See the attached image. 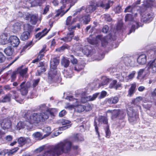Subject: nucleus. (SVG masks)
Masks as SVG:
<instances>
[{
  "label": "nucleus",
  "instance_id": "obj_56",
  "mask_svg": "<svg viewBox=\"0 0 156 156\" xmlns=\"http://www.w3.org/2000/svg\"><path fill=\"white\" fill-rule=\"evenodd\" d=\"M5 59V57L1 52H0V63H2L4 62Z\"/></svg>",
  "mask_w": 156,
  "mask_h": 156
},
{
  "label": "nucleus",
  "instance_id": "obj_16",
  "mask_svg": "<svg viewBox=\"0 0 156 156\" xmlns=\"http://www.w3.org/2000/svg\"><path fill=\"white\" fill-rule=\"evenodd\" d=\"M145 99L144 98H143L141 97H138L136 99H134L133 101V103L132 104V106L131 107L133 108H134L135 107L136 108V110L137 111L138 110H141V107L140 106V101L142 100H143L144 102L146 103L144 101V99Z\"/></svg>",
  "mask_w": 156,
  "mask_h": 156
},
{
  "label": "nucleus",
  "instance_id": "obj_58",
  "mask_svg": "<svg viewBox=\"0 0 156 156\" xmlns=\"http://www.w3.org/2000/svg\"><path fill=\"white\" fill-rule=\"evenodd\" d=\"M40 80V79H39L33 80L32 85L34 87H35L38 85Z\"/></svg>",
  "mask_w": 156,
  "mask_h": 156
},
{
  "label": "nucleus",
  "instance_id": "obj_2",
  "mask_svg": "<svg viewBox=\"0 0 156 156\" xmlns=\"http://www.w3.org/2000/svg\"><path fill=\"white\" fill-rule=\"evenodd\" d=\"M48 114L44 115L43 113H34L30 115L28 113L25 114V117L27 121L28 124L30 128H32V124L33 123L37 124L40 122H44L48 118Z\"/></svg>",
  "mask_w": 156,
  "mask_h": 156
},
{
  "label": "nucleus",
  "instance_id": "obj_4",
  "mask_svg": "<svg viewBox=\"0 0 156 156\" xmlns=\"http://www.w3.org/2000/svg\"><path fill=\"white\" fill-rule=\"evenodd\" d=\"M108 71L112 75L117 76L116 77L119 79L121 81L128 82L131 80L134 77L136 74L135 71H132L128 74L127 72H123L121 73V75L118 76V74L116 73L117 71V69L115 67H111L108 69Z\"/></svg>",
  "mask_w": 156,
  "mask_h": 156
},
{
  "label": "nucleus",
  "instance_id": "obj_9",
  "mask_svg": "<svg viewBox=\"0 0 156 156\" xmlns=\"http://www.w3.org/2000/svg\"><path fill=\"white\" fill-rule=\"evenodd\" d=\"M127 110L129 122L133 123H135L138 119V115L136 109L130 107L127 108Z\"/></svg>",
  "mask_w": 156,
  "mask_h": 156
},
{
  "label": "nucleus",
  "instance_id": "obj_6",
  "mask_svg": "<svg viewBox=\"0 0 156 156\" xmlns=\"http://www.w3.org/2000/svg\"><path fill=\"white\" fill-rule=\"evenodd\" d=\"M149 51L151 55V58L153 59L151 60L147 65V70L149 72V74H150L151 73L153 74L156 72V47Z\"/></svg>",
  "mask_w": 156,
  "mask_h": 156
},
{
  "label": "nucleus",
  "instance_id": "obj_11",
  "mask_svg": "<svg viewBox=\"0 0 156 156\" xmlns=\"http://www.w3.org/2000/svg\"><path fill=\"white\" fill-rule=\"evenodd\" d=\"M100 39L101 42L102 46L105 47L108 44L107 40L104 38H102L101 36H98L96 38L91 39L88 38L87 40L88 42L92 44H96L98 43V39Z\"/></svg>",
  "mask_w": 156,
  "mask_h": 156
},
{
  "label": "nucleus",
  "instance_id": "obj_18",
  "mask_svg": "<svg viewBox=\"0 0 156 156\" xmlns=\"http://www.w3.org/2000/svg\"><path fill=\"white\" fill-rule=\"evenodd\" d=\"M0 124L1 127L4 130L10 128L12 125V123L11 120L8 118L3 119Z\"/></svg>",
  "mask_w": 156,
  "mask_h": 156
},
{
  "label": "nucleus",
  "instance_id": "obj_35",
  "mask_svg": "<svg viewBox=\"0 0 156 156\" xmlns=\"http://www.w3.org/2000/svg\"><path fill=\"white\" fill-rule=\"evenodd\" d=\"M136 88V84L134 83L131 85V87L128 90V95L130 97L133 94Z\"/></svg>",
  "mask_w": 156,
  "mask_h": 156
},
{
  "label": "nucleus",
  "instance_id": "obj_23",
  "mask_svg": "<svg viewBox=\"0 0 156 156\" xmlns=\"http://www.w3.org/2000/svg\"><path fill=\"white\" fill-rule=\"evenodd\" d=\"M9 37L7 34H4L0 36V44L5 45L9 44Z\"/></svg>",
  "mask_w": 156,
  "mask_h": 156
},
{
  "label": "nucleus",
  "instance_id": "obj_1",
  "mask_svg": "<svg viewBox=\"0 0 156 156\" xmlns=\"http://www.w3.org/2000/svg\"><path fill=\"white\" fill-rule=\"evenodd\" d=\"M72 142L66 139L54 145L48 146L43 154L37 156H59L63 153L68 154L70 151Z\"/></svg>",
  "mask_w": 156,
  "mask_h": 156
},
{
  "label": "nucleus",
  "instance_id": "obj_38",
  "mask_svg": "<svg viewBox=\"0 0 156 156\" xmlns=\"http://www.w3.org/2000/svg\"><path fill=\"white\" fill-rule=\"evenodd\" d=\"M73 141H82L83 140L82 136L80 134H77L76 135L73 137Z\"/></svg>",
  "mask_w": 156,
  "mask_h": 156
},
{
  "label": "nucleus",
  "instance_id": "obj_12",
  "mask_svg": "<svg viewBox=\"0 0 156 156\" xmlns=\"http://www.w3.org/2000/svg\"><path fill=\"white\" fill-rule=\"evenodd\" d=\"M30 84L29 82H26V81H24L21 83L19 90L22 95H25L27 94L30 87Z\"/></svg>",
  "mask_w": 156,
  "mask_h": 156
},
{
  "label": "nucleus",
  "instance_id": "obj_57",
  "mask_svg": "<svg viewBox=\"0 0 156 156\" xmlns=\"http://www.w3.org/2000/svg\"><path fill=\"white\" fill-rule=\"evenodd\" d=\"M85 106V107L84 108V111L87 112L91 110L92 107L90 105L88 104Z\"/></svg>",
  "mask_w": 156,
  "mask_h": 156
},
{
  "label": "nucleus",
  "instance_id": "obj_59",
  "mask_svg": "<svg viewBox=\"0 0 156 156\" xmlns=\"http://www.w3.org/2000/svg\"><path fill=\"white\" fill-rule=\"evenodd\" d=\"M117 81L116 80H113L112 82L109 85V87L111 88H114L115 87L116 83Z\"/></svg>",
  "mask_w": 156,
  "mask_h": 156
},
{
  "label": "nucleus",
  "instance_id": "obj_25",
  "mask_svg": "<svg viewBox=\"0 0 156 156\" xmlns=\"http://www.w3.org/2000/svg\"><path fill=\"white\" fill-rule=\"evenodd\" d=\"M135 5H129L126 7L124 11V12H131L132 14H134L135 17H136L137 15V13L134 12L135 10Z\"/></svg>",
  "mask_w": 156,
  "mask_h": 156
},
{
  "label": "nucleus",
  "instance_id": "obj_30",
  "mask_svg": "<svg viewBox=\"0 0 156 156\" xmlns=\"http://www.w3.org/2000/svg\"><path fill=\"white\" fill-rule=\"evenodd\" d=\"M98 121L99 124H104L107 125H108V119L105 116H100L99 117Z\"/></svg>",
  "mask_w": 156,
  "mask_h": 156
},
{
  "label": "nucleus",
  "instance_id": "obj_48",
  "mask_svg": "<svg viewBox=\"0 0 156 156\" xmlns=\"http://www.w3.org/2000/svg\"><path fill=\"white\" fill-rule=\"evenodd\" d=\"M105 132L106 133V137L107 138H109L110 136L111 132L109 129L108 125L106 126L105 129Z\"/></svg>",
  "mask_w": 156,
  "mask_h": 156
},
{
  "label": "nucleus",
  "instance_id": "obj_46",
  "mask_svg": "<svg viewBox=\"0 0 156 156\" xmlns=\"http://www.w3.org/2000/svg\"><path fill=\"white\" fill-rule=\"evenodd\" d=\"M102 16V18H104L105 20L106 21L110 22L112 20V18L109 14H104Z\"/></svg>",
  "mask_w": 156,
  "mask_h": 156
},
{
  "label": "nucleus",
  "instance_id": "obj_52",
  "mask_svg": "<svg viewBox=\"0 0 156 156\" xmlns=\"http://www.w3.org/2000/svg\"><path fill=\"white\" fill-rule=\"evenodd\" d=\"M60 122L62 125H69L71 123V121L65 119H62L60 121Z\"/></svg>",
  "mask_w": 156,
  "mask_h": 156
},
{
  "label": "nucleus",
  "instance_id": "obj_50",
  "mask_svg": "<svg viewBox=\"0 0 156 156\" xmlns=\"http://www.w3.org/2000/svg\"><path fill=\"white\" fill-rule=\"evenodd\" d=\"M94 126L95 127V132L96 133V134L98 135V139H100V136L99 132L98 131V127L97 123L95 121H94Z\"/></svg>",
  "mask_w": 156,
  "mask_h": 156
},
{
  "label": "nucleus",
  "instance_id": "obj_15",
  "mask_svg": "<svg viewBox=\"0 0 156 156\" xmlns=\"http://www.w3.org/2000/svg\"><path fill=\"white\" fill-rule=\"evenodd\" d=\"M25 16L26 20L29 21L32 24L34 25L36 24L38 18L37 15L27 13Z\"/></svg>",
  "mask_w": 156,
  "mask_h": 156
},
{
  "label": "nucleus",
  "instance_id": "obj_13",
  "mask_svg": "<svg viewBox=\"0 0 156 156\" xmlns=\"http://www.w3.org/2000/svg\"><path fill=\"white\" fill-rule=\"evenodd\" d=\"M124 63L127 66L134 67L137 66V63L136 62V59L130 56L129 57H125L123 58Z\"/></svg>",
  "mask_w": 156,
  "mask_h": 156
},
{
  "label": "nucleus",
  "instance_id": "obj_61",
  "mask_svg": "<svg viewBox=\"0 0 156 156\" xmlns=\"http://www.w3.org/2000/svg\"><path fill=\"white\" fill-rule=\"evenodd\" d=\"M107 94V92L105 91H102L100 94V96L99 97V98H104Z\"/></svg>",
  "mask_w": 156,
  "mask_h": 156
},
{
  "label": "nucleus",
  "instance_id": "obj_60",
  "mask_svg": "<svg viewBox=\"0 0 156 156\" xmlns=\"http://www.w3.org/2000/svg\"><path fill=\"white\" fill-rule=\"evenodd\" d=\"M18 150V148L17 147H16L14 148L13 149L10 150L8 152V154L10 155L16 152Z\"/></svg>",
  "mask_w": 156,
  "mask_h": 156
},
{
  "label": "nucleus",
  "instance_id": "obj_21",
  "mask_svg": "<svg viewBox=\"0 0 156 156\" xmlns=\"http://www.w3.org/2000/svg\"><path fill=\"white\" fill-rule=\"evenodd\" d=\"M153 19V13L147 12L142 15L141 20L144 22L148 23L151 21Z\"/></svg>",
  "mask_w": 156,
  "mask_h": 156
},
{
  "label": "nucleus",
  "instance_id": "obj_33",
  "mask_svg": "<svg viewBox=\"0 0 156 156\" xmlns=\"http://www.w3.org/2000/svg\"><path fill=\"white\" fill-rule=\"evenodd\" d=\"M101 83L99 84V88H102L104 86L107 85L110 80L109 79L106 77H103Z\"/></svg>",
  "mask_w": 156,
  "mask_h": 156
},
{
  "label": "nucleus",
  "instance_id": "obj_39",
  "mask_svg": "<svg viewBox=\"0 0 156 156\" xmlns=\"http://www.w3.org/2000/svg\"><path fill=\"white\" fill-rule=\"evenodd\" d=\"M33 28L32 26L29 24H25L23 25V29L25 31H28L30 32L32 31Z\"/></svg>",
  "mask_w": 156,
  "mask_h": 156
},
{
  "label": "nucleus",
  "instance_id": "obj_55",
  "mask_svg": "<svg viewBox=\"0 0 156 156\" xmlns=\"http://www.w3.org/2000/svg\"><path fill=\"white\" fill-rule=\"evenodd\" d=\"M43 131L45 133L50 134L51 133V128L49 126L44 127L43 129Z\"/></svg>",
  "mask_w": 156,
  "mask_h": 156
},
{
  "label": "nucleus",
  "instance_id": "obj_10",
  "mask_svg": "<svg viewBox=\"0 0 156 156\" xmlns=\"http://www.w3.org/2000/svg\"><path fill=\"white\" fill-rule=\"evenodd\" d=\"M125 21L126 22H129L130 23L133 22V23L130 30L129 34L132 32H134L136 29H137L139 26L138 23L136 21H135L133 17V14H127L125 16Z\"/></svg>",
  "mask_w": 156,
  "mask_h": 156
},
{
  "label": "nucleus",
  "instance_id": "obj_8",
  "mask_svg": "<svg viewBox=\"0 0 156 156\" xmlns=\"http://www.w3.org/2000/svg\"><path fill=\"white\" fill-rule=\"evenodd\" d=\"M80 27V25L79 23H77L76 25L71 27H68L67 29L69 32L67 33L66 36L62 38L61 40L66 42L70 41L74 35V31L76 30V28L77 27L79 29Z\"/></svg>",
  "mask_w": 156,
  "mask_h": 156
},
{
  "label": "nucleus",
  "instance_id": "obj_37",
  "mask_svg": "<svg viewBox=\"0 0 156 156\" xmlns=\"http://www.w3.org/2000/svg\"><path fill=\"white\" fill-rule=\"evenodd\" d=\"M4 51L7 55L10 56L12 54L13 49L10 46L8 47L5 49Z\"/></svg>",
  "mask_w": 156,
  "mask_h": 156
},
{
  "label": "nucleus",
  "instance_id": "obj_63",
  "mask_svg": "<svg viewBox=\"0 0 156 156\" xmlns=\"http://www.w3.org/2000/svg\"><path fill=\"white\" fill-rule=\"evenodd\" d=\"M108 30V27L107 25H105L104 26L102 29V32L104 33H107Z\"/></svg>",
  "mask_w": 156,
  "mask_h": 156
},
{
  "label": "nucleus",
  "instance_id": "obj_62",
  "mask_svg": "<svg viewBox=\"0 0 156 156\" xmlns=\"http://www.w3.org/2000/svg\"><path fill=\"white\" fill-rule=\"evenodd\" d=\"M49 9V5H47L44 9L43 12L42 14L44 15L46 14L48 11Z\"/></svg>",
  "mask_w": 156,
  "mask_h": 156
},
{
  "label": "nucleus",
  "instance_id": "obj_20",
  "mask_svg": "<svg viewBox=\"0 0 156 156\" xmlns=\"http://www.w3.org/2000/svg\"><path fill=\"white\" fill-rule=\"evenodd\" d=\"M25 121L24 122H19L17 125L16 127L17 129L19 130H20L21 129H23L26 128L27 129H30L32 128H30L29 125H28V121H27L25 117Z\"/></svg>",
  "mask_w": 156,
  "mask_h": 156
},
{
  "label": "nucleus",
  "instance_id": "obj_22",
  "mask_svg": "<svg viewBox=\"0 0 156 156\" xmlns=\"http://www.w3.org/2000/svg\"><path fill=\"white\" fill-rule=\"evenodd\" d=\"M17 142L19 144V146L22 147L25 144H29L31 140L28 137H20L18 139Z\"/></svg>",
  "mask_w": 156,
  "mask_h": 156
},
{
  "label": "nucleus",
  "instance_id": "obj_28",
  "mask_svg": "<svg viewBox=\"0 0 156 156\" xmlns=\"http://www.w3.org/2000/svg\"><path fill=\"white\" fill-rule=\"evenodd\" d=\"M119 112L117 114V116H115V118H118L119 119H123L126 115V112L124 110L118 109Z\"/></svg>",
  "mask_w": 156,
  "mask_h": 156
},
{
  "label": "nucleus",
  "instance_id": "obj_31",
  "mask_svg": "<svg viewBox=\"0 0 156 156\" xmlns=\"http://www.w3.org/2000/svg\"><path fill=\"white\" fill-rule=\"evenodd\" d=\"M21 24L20 23H15L13 26L12 30L13 32L16 33L20 31L21 28Z\"/></svg>",
  "mask_w": 156,
  "mask_h": 156
},
{
  "label": "nucleus",
  "instance_id": "obj_5",
  "mask_svg": "<svg viewBox=\"0 0 156 156\" xmlns=\"http://www.w3.org/2000/svg\"><path fill=\"white\" fill-rule=\"evenodd\" d=\"M66 99L69 100L70 101H73V104L70 105H68L66 108L70 109H74L76 111L79 113L82 112L84 111L85 106L80 104V102L77 99L73 98V97L71 95L67 96Z\"/></svg>",
  "mask_w": 156,
  "mask_h": 156
},
{
  "label": "nucleus",
  "instance_id": "obj_43",
  "mask_svg": "<svg viewBox=\"0 0 156 156\" xmlns=\"http://www.w3.org/2000/svg\"><path fill=\"white\" fill-rule=\"evenodd\" d=\"M39 110L42 111V112H44L47 111L48 109V107L46 106L45 104H43L39 106Z\"/></svg>",
  "mask_w": 156,
  "mask_h": 156
},
{
  "label": "nucleus",
  "instance_id": "obj_54",
  "mask_svg": "<svg viewBox=\"0 0 156 156\" xmlns=\"http://www.w3.org/2000/svg\"><path fill=\"white\" fill-rule=\"evenodd\" d=\"M153 5V1L152 0H146L145 5L147 7H151Z\"/></svg>",
  "mask_w": 156,
  "mask_h": 156
},
{
  "label": "nucleus",
  "instance_id": "obj_64",
  "mask_svg": "<svg viewBox=\"0 0 156 156\" xmlns=\"http://www.w3.org/2000/svg\"><path fill=\"white\" fill-rule=\"evenodd\" d=\"M32 46V42L30 41L24 47V48H28V49H29Z\"/></svg>",
  "mask_w": 156,
  "mask_h": 156
},
{
  "label": "nucleus",
  "instance_id": "obj_36",
  "mask_svg": "<svg viewBox=\"0 0 156 156\" xmlns=\"http://www.w3.org/2000/svg\"><path fill=\"white\" fill-rule=\"evenodd\" d=\"M119 99L117 97H112L108 100V102L109 104H115L119 101Z\"/></svg>",
  "mask_w": 156,
  "mask_h": 156
},
{
  "label": "nucleus",
  "instance_id": "obj_40",
  "mask_svg": "<svg viewBox=\"0 0 156 156\" xmlns=\"http://www.w3.org/2000/svg\"><path fill=\"white\" fill-rule=\"evenodd\" d=\"M33 136L37 140H41L43 139L42 137V134L39 132H36L33 134Z\"/></svg>",
  "mask_w": 156,
  "mask_h": 156
},
{
  "label": "nucleus",
  "instance_id": "obj_27",
  "mask_svg": "<svg viewBox=\"0 0 156 156\" xmlns=\"http://www.w3.org/2000/svg\"><path fill=\"white\" fill-rule=\"evenodd\" d=\"M77 19L76 18H72L71 16H69L68 17L66 20V25L68 26V27H72L71 26L72 24H73L74 23L76 22Z\"/></svg>",
  "mask_w": 156,
  "mask_h": 156
},
{
  "label": "nucleus",
  "instance_id": "obj_3",
  "mask_svg": "<svg viewBox=\"0 0 156 156\" xmlns=\"http://www.w3.org/2000/svg\"><path fill=\"white\" fill-rule=\"evenodd\" d=\"M59 63L56 58H54L50 62V70L48 73V81L49 83H52L58 81V75H57L56 68Z\"/></svg>",
  "mask_w": 156,
  "mask_h": 156
},
{
  "label": "nucleus",
  "instance_id": "obj_29",
  "mask_svg": "<svg viewBox=\"0 0 156 156\" xmlns=\"http://www.w3.org/2000/svg\"><path fill=\"white\" fill-rule=\"evenodd\" d=\"M47 29L45 28L41 32L38 33L35 35V37L37 38H38L39 39H40L41 38L46 35L48 32L49 30H47Z\"/></svg>",
  "mask_w": 156,
  "mask_h": 156
},
{
  "label": "nucleus",
  "instance_id": "obj_19",
  "mask_svg": "<svg viewBox=\"0 0 156 156\" xmlns=\"http://www.w3.org/2000/svg\"><path fill=\"white\" fill-rule=\"evenodd\" d=\"M19 39L16 36H11L9 37V43L13 47H16L20 43Z\"/></svg>",
  "mask_w": 156,
  "mask_h": 156
},
{
  "label": "nucleus",
  "instance_id": "obj_53",
  "mask_svg": "<svg viewBox=\"0 0 156 156\" xmlns=\"http://www.w3.org/2000/svg\"><path fill=\"white\" fill-rule=\"evenodd\" d=\"M43 113L44 115L45 114H48V118L49 117L50 115L52 117L54 116V113L53 112V110H49L48 109L47 111Z\"/></svg>",
  "mask_w": 156,
  "mask_h": 156
},
{
  "label": "nucleus",
  "instance_id": "obj_49",
  "mask_svg": "<svg viewBox=\"0 0 156 156\" xmlns=\"http://www.w3.org/2000/svg\"><path fill=\"white\" fill-rule=\"evenodd\" d=\"M84 67V66L83 65L78 64L76 65L74 67V70L77 72H79L83 69Z\"/></svg>",
  "mask_w": 156,
  "mask_h": 156
},
{
  "label": "nucleus",
  "instance_id": "obj_45",
  "mask_svg": "<svg viewBox=\"0 0 156 156\" xmlns=\"http://www.w3.org/2000/svg\"><path fill=\"white\" fill-rule=\"evenodd\" d=\"M11 97V95L10 94H8L6 95L2 100V101L5 102L10 101Z\"/></svg>",
  "mask_w": 156,
  "mask_h": 156
},
{
  "label": "nucleus",
  "instance_id": "obj_26",
  "mask_svg": "<svg viewBox=\"0 0 156 156\" xmlns=\"http://www.w3.org/2000/svg\"><path fill=\"white\" fill-rule=\"evenodd\" d=\"M90 17L89 15H87L81 16L79 18V20L84 24H87L90 21Z\"/></svg>",
  "mask_w": 156,
  "mask_h": 156
},
{
  "label": "nucleus",
  "instance_id": "obj_17",
  "mask_svg": "<svg viewBox=\"0 0 156 156\" xmlns=\"http://www.w3.org/2000/svg\"><path fill=\"white\" fill-rule=\"evenodd\" d=\"M30 3L31 4V6H36L37 5H40L42 3L44 0H29ZM70 0H61L63 5H65V3H70L73 5V3L70 2Z\"/></svg>",
  "mask_w": 156,
  "mask_h": 156
},
{
  "label": "nucleus",
  "instance_id": "obj_24",
  "mask_svg": "<svg viewBox=\"0 0 156 156\" xmlns=\"http://www.w3.org/2000/svg\"><path fill=\"white\" fill-rule=\"evenodd\" d=\"M146 56L145 54H143L140 55L137 58V62L140 65H144L146 62Z\"/></svg>",
  "mask_w": 156,
  "mask_h": 156
},
{
  "label": "nucleus",
  "instance_id": "obj_32",
  "mask_svg": "<svg viewBox=\"0 0 156 156\" xmlns=\"http://www.w3.org/2000/svg\"><path fill=\"white\" fill-rule=\"evenodd\" d=\"M30 36V33L28 31L23 32L20 36V39L23 41H25L29 39Z\"/></svg>",
  "mask_w": 156,
  "mask_h": 156
},
{
  "label": "nucleus",
  "instance_id": "obj_41",
  "mask_svg": "<svg viewBox=\"0 0 156 156\" xmlns=\"http://www.w3.org/2000/svg\"><path fill=\"white\" fill-rule=\"evenodd\" d=\"M69 60L66 58L63 59L61 62L62 65L65 68H66L69 66Z\"/></svg>",
  "mask_w": 156,
  "mask_h": 156
},
{
  "label": "nucleus",
  "instance_id": "obj_42",
  "mask_svg": "<svg viewBox=\"0 0 156 156\" xmlns=\"http://www.w3.org/2000/svg\"><path fill=\"white\" fill-rule=\"evenodd\" d=\"M69 8L67 9L66 11L64 12L63 10L61 9H58L57 14L55 15V17H57L60 16V17L62 16L66 12L69 10Z\"/></svg>",
  "mask_w": 156,
  "mask_h": 156
},
{
  "label": "nucleus",
  "instance_id": "obj_7",
  "mask_svg": "<svg viewBox=\"0 0 156 156\" xmlns=\"http://www.w3.org/2000/svg\"><path fill=\"white\" fill-rule=\"evenodd\" d=\"M109 1L106 4L102 2H98L96 5L92 4L88 5L86 9L85 12L87 13H91L94 12L96 9V5L98 7H100L106 9H108L110 7Z\"/></svg>",
  "mask_w": 156,
  "mask_h": 156
},
{
  "label": "nucleus",
  "instance_id": "obj_14",
  "mask_svg": "<svg viewBox=\"0 0 156 156\" xmlns=\"http://www.w3.org/2000/svg\"><path fill=\"white\" fill-rule=\"evenodd\" d=\"M143 106L146 109V111L147 113L150 116L154 117H156L155 109L152 106L151 104H144Z\"/></svg>",
  "mask_w": 156,
  "mask_h": 156
},
{
  "label": "nucleus",
  "instance_id": "obj_47",
  "mask_svg": "<svg viewBox=\"0 0 156 156\" xmlns=\"http://www.w3.org/2000/svg\"><path fill=\"white\" fill-rule=\"evenodd\" d=\"M28 68H25L24 69H22L19 71V72L20 75L23 77L26 74Z\"/></svg>",
  "mask_w": 156,
  "mask_h": 156
},
{
  "label": "nucleus",
  "instance_id": "obj_51",
  "mask_svg": "<svg viewBox=\"0 0 156 156\" xmlns=\"http://www.w3.org/2000/svg\"><path fill=\"white\" fill-rule=\"evenodd\" d=\"M40 68L39 69L37 70V72L38 75H40L41 73L45 72L46 71L45 69L44 66L39 67Z\"/></svg>",
  "mask_w": 156,
  "mask_h": 156
},
{
  "label": "nucleus",
  "instance_id": "obj_44",
  "mask_svg": "<svg viewBox=\"0 0 156 156\" xmlns=\"http://www.w3.org/2000/svg\"><path fill=\"white\" fill-rule=\"evenodd\" d=\"M119 112V110L117 109H114L113 110H109L107 111V112L112 113V117L113 118H115V116H117V114Z\"/></svg>",
  "mask_w": 156,
  "mask_h": 156
},
{
  "label": "nucleus",
  "instance_id": "obj_34",
  "mask_svg": "<svg viewBox=\"0 0 156 156\" xmlns=\"http://www.w3.org/2000/svg\"><path fill=\"white\" fill-rule=\"evenodd\" d=\"M99 94V93H96L93 94L92 96H85L87 100L86 101L87 102L94 101L96 99Z\"/></svg>",
  "mask_w": 156,
  "mask_h": 156
}]
</instances>
